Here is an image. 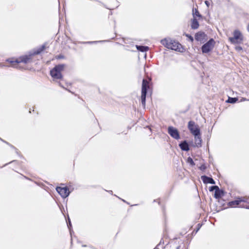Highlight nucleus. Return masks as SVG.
I'll use <instances>...</instances> for the list:
<instances>
[{
  "label": "nucleus",
  "instance_id": "9b49d317",
  "mask_svg": "<svg viewBox=\"0 0 249 249\" xmlns=\"http://www.w3.org/2000/svg\"><path fill=\"white\" fill-rule=\"evenodd\" d=\"M201 179L204 183H211L212 184H214L215 183V181L212 178L208 177L206 176H202Z\"/></svg>",
  "mask_w": 249,
  "mask_h": 249
},
{
  "label": "nucleus",
  "instance_id": "412c9836",
  "mask_svg": "<svg viewBox=\"0 0 249 249\" xmlns=\"http://www.w3.org/2000/svg\"><path fill=\"white\" fill-rule=\"evenodd\" d=\"M187 162L188 163H189L191 165H195V163L193 160V159L190 158V157H189L188 159H187Z\"/></svg>",
  "mask_w": 249,
  "mask_h": 249
},
{
  "label": "nucleus",
  "instance_id": "2eb2a0df",
  "mask_svg": "<svg viewBox=\"0 0 249 249\" xmlns=\"http://www.w3.org/2000/svg\"><path fill=\"white\" fill-rule=\"evenodd\" d=\"M199 27V23L196 18H193L192 21L191 28L193 29H196Z\"/></svg>",
  "mask_w": 249,
  "mask_h": 249
},
{
  "label": "nucleus",
  "instance_id": "6e6552de",
  "mask_svg": "<svg viewBox=\"0 0 249 249\" xmlns=\"http://www.w3.org/2000/svg\"><path fill=\"white\" fill-rule=\"evenodd\" d=\"M188 129L193 135H199L200 129L198 125L196 124L193 121H190L188 123Z\"/></svg>",
  "mask_w": 249,
  "mask_h": 249
},
{
  "label": "nucleus",
  "instance_id": "bb28decb",
  "mask_svg": "<svg viewBox=\"0 0 249 249\" xmlns=\"http://www.w3.org/2000/svg\"><path fill=\"white\" fill-rule=\"evenodd\" d=\"M205 3L207 5H208V1H205Z\"/></svg>",
  "mask_w": 249,
  "mask_h": 249
},
{
  "label": "nucleus",
  "instance_id": "1a4fd4ad",
  "mask_svg": "<svg viewBox=\"0 0 249 249\" xmlns=\"http://www.w3.org/2000/svg\"><path fill=\"white\" fill-rule=\"evenodd\" d=\"M56 190L60 195L63 198L67 197L70 194L69 190L67 187H56Z\"/></svg>",
  "mask_w": 249,
  "mask_h": 249
},
{
  "label": "nucleus",
  "instance_id": "393cba45",
  "mask_svg": "<svg viewBox=\"0 0 249 249\" xmlns=\"http://www.w3.org/2000/svg\"><path fill=\"white\" fill-rule=\"evenodd\" d=\"M248 30L249 32V25L248 26Z\"/></svg>",
  "mask_w": 249,
  "mask_h": 249
},
{
  "label": "nucleus",
  "instance_id": "dca6fc26",
  "mask_svg": "<svg viewBox=\"0 0 249 249\" xmlns=\"http://www.w3.org/2000/svg\"><path fill=\"white\" fill-rule=\"evenodd\" d=\"M193 15L194 18H196V17H201V15H200L198 10L196 9H193Z\"/></svg>",
  "mask_w": 249,
  "mask_h": 249
},
{
  "label": "nucleus",
  "instance_id": "aec40b11",
  "mask_svg": "<svg viewBox=\"0 0 249 249\" xmlns=\"http://www.w3.org/2000/svg\"><path fill=\"white\" fill-rule=\"evenodd\" d=\"M237 101V99L236 98L229 97L228 99V102L230 103H234Z\"/></svg>",
  "mask_w": 249,
  "mask_h": 249
},
{
  "label": "nucleus",
  "instance_id": "423d86ee",
  "mask_svg": "<svg viewBox=\"0 0 249 249\" xmlns=\"http://www.w3.org/2000/svg\"><path fill=\"white\" fill-rule=\"evenodd\" d=\"M149 88L148 82L147 80L143 79L142 80V103L143 106L145 105V98L147 93V89Z\"/></svg>",
  "mask_w": 249,
  "mask_h": 249
},
{
  "label": "nucleus",
  "instance_id": "6ab92c4d",
  "mask_svg": "<svg viewBox=\"0 0 249 249\" xmlns=\"http://www.w3.org/2000/svg\"><path fill=\"white\" fill-rule=\"evenodd\" d=\"M221 191L219 190V189H217L215 191V193H214V197L216 198H219L220 196H221Z\"/></svg>",
  "mask_w": 249,
  "mask_h": 249
},
{
  "label": "nucleus",
  "instance_id": "f3484780",
  "mask_svg": "<svg viewBox=\"0 0 249 249\" xmlns=\"http://www.w3.org/2000/svg\"><path fill=\"white\" fill-rule=\"evenodd\" d=\"M137 49L142 52H146L148 50V47L147 46H136Z\"/></svg>",
  "mask_w": 249,
  "mask_h": 249
},
{
  "label": "nucleus",
  "instance_id": "9d476101",
  "mask_svg": "<svg viewBox=\"0 0 249 249\" xmlns=\"http://www.w3.org/2000/svg\"><path fill=\"white\" fill-rule=\"evenodd\" d=\"M168 133L171 137L175 139H178L179 138V135L178 130L172 127L169 126L168 129Z\"/></svg>",
  "mask_w": 249,
  "mask_h": 249
},
{
  "label": "nucleus",
  "instance_id": "f257e3e1",
  "mask_svg": "<svg viewBox=\"0 0 249 249\" xmlns=\"http://www.w3.org/2000/svg\"><path fill=\"white\" fill-rule=\"evenodd\" d=\"M161 43L168 49L179 52H182L183 51V48L182 45L178 42L174 40L171 39H164L161 40Z\"/></svg>",
  "mask_w": 249,
  "mask_h": 249
},
{
  "label": "nucleus",
  "instance_id": "20e7f679",
  "mask_svg": "<svg viewBox=\"0 0 249 249\" xmlns=\"http://www.w3.org/2000/svg\"><path fill=\"white\" fill-rule=\"evenodd\" d=\"M64 65H58L50 71L52 77L55 79H61L62 77L61 71L64 70Z\"/></svg>",
  "mask_w": 249,
  "mask_h": 249
},
{
  "label": "nucleus",
  "instance_id": "ddd939ff",
  "mask_svg": "<svg viewBox=\"0 0 249 249\" xmlns=\"http://www.w3.org/2000/svg\"><path fill=\"white\" fill-rule=\"evenodd\" d=\"M179 147L183 151H188L189 150V145L186 141L180 143Z\"/></svg>",
  "mask_w": 249,
  "mask_h": 249
},
{
  "label": "nucleus",
  "instance_id": "7ed1b4c3",
  "mask_svg": "<svg viewBox=\"0 0 249 249\" xmlns=\"http://www.w3.org/2000/svg\"><path fill=\"white\" fill-rule=\"evenodd\" d=\"M242 203H248L249 204V198L246 197H239L236 200L231 201L229 203V206L231 207H235L238 206L240 207L249 208V206L247 204H242Z\"/></svg>",
  "mask_w": 249,
  "mask_h": 249
},
{
  "label": "nucleus",
  "instance_id": "a878e982",
  "mask_svg": "<svg viewBox=\"0 0 249 249\" xmlns=\"http://www.w3.org/2000/svg\"><path fill=\"white\" fill-rule=\"evenodd\" d=\"M69 224L70 226H71V222H70V221H69Z\"/></svg>",
  "mask_w": 249,
  "mask_h": 249
},
{
  "label": "nucleus",
  "instance_id": "4be33fe9",
  "mask_svg": "<svg viewBox=\"0 0 249 249\" xmlns=\"http://www.w3.org/2000/svg\"><path fill=\"white\" fill-rule=\"evenodd\" d=\"M217 189H218V187L217 186H213L210 187L209 191L210 192H212L214 190L215 191Z\"/></svg>",
  "mask_w": 249,
  "mask_h": 249
},
{
  "label": "nucleus",
  "instance_id": "5701e85b",
  "mask_svg": "<svg viewBox=\"0 0 249 249\" xmlns=\"http://www.w3.org/2000/svg\"><path fill=\"white\" fill-rule=\"evenodd\" d=\"M186 36L189 38L191 42H193L194 41V38L191 35H188V34H186Z\"/></svg>",
  "mask_w": 249,
  "mask_h": 249
},
{
  "label": "nucleus",
  "instance_id": "0eeeda50",
  "mask_svg": "<svg viewBox=\"0 0 249 249\" xmlns=\"http://www.w3.org/2000/svg\"><path fill=\"white\" fill-rule=\"evenodd\" d=\"M215 41L213 39H211L206 43L204 44L201 48L203 53H208L212 51L214 46Z\"/></svg>",
  "mask_w": 249,
  "mask_h": 249
},
{
  "label": "nucleus",
  "instance_id": "b1692460",
  "mask_svg": "<svg viewBox=\"0 0 249 249\" xmlns=\"http://www.w3.org/2000/svg\"><path fill=\"white\" fill-rule=\"evenodd\" d=\"M235 48L236 51H239V52L242 50V48L241 46H238L235 47Z\"/></svg>",
  "mask_w": 249,
  "mask_h": 249
},
{
  "label": "nucleus",
  "instance_id": "f03ea898",
  "mask_svg": "<svg viewBox=\"0 0 249 249\" xmlns=\"http://www.w3.org/2000/svg\"><path fill=\"white\" fill-rule=\"evenodd\" d=\"M31 59V55H25L17 58L15 61H11L10 62L13 67L16 68L21 69L23 68V67L21 66V64H25L29 62Z\"/></svg>",
  "mask_w": 249,
  "mask_h": 249
},
{
  "label": "nucleus",
  "instance_id": "f8f14e48",
  "mask_svg": "<svg viewBox=\"0 0 249 249\" xmlns=\"http://www.w3.org/2000/svg\"><path fill=\"white\" fill-rule=\"evenodd\" d=\"M195 144L197 147H200L201 145V139L200 134L199 135H194Z\"/></svg>",
  "mask_w": 249,
  "mask_h": 249
},
{
  "label": "nucleus",
  "instance_id": "a211bd4d",
  "mask_svg": "<svg viewBox=\"0 0 249 249\" xmlns=\"http://www.w3.org/2000/svg\"><path fill=\"white\" fill-rule=\"evenodd\" d=\"M46 49V45H43L40 48H39L34 53V54H38L42 52Z\"/></svg>",
  "mask_w": 249,
  "mask_h": 249
},
{
  "label": "nucleus",
  "instance_id": "39448f33",
  "mask_svg": "<svg viewBox=\"0 0 249 249\" xmlns=\"http://www.w3.org/2000/svg\"><path fill=\"white\" fill-rule=\"evenodd\" d=\"M233 37L229 38V41L232 44H240L243 40V36L241 33L237 30H235L233 33Z\"/></svg>",
  "mask_w": 249,
  "mask_h": 249
},
{
  "label": "nucleus",
  "instance_id": "4468645a",
  "mask_svg": "<svg viewBox=\"0 0 249 249\" xmlns=\"http://www.w3.org/2000/svg\"><path fill=\"white\" fill-rule=\"evenodd\" d=\"M205 34L203 32H198L196 34L195 38L197 41H201L205 37Z\"/></svg>",
  "mask_w": 249,
  "mask_h": 249
}]
</instances>
